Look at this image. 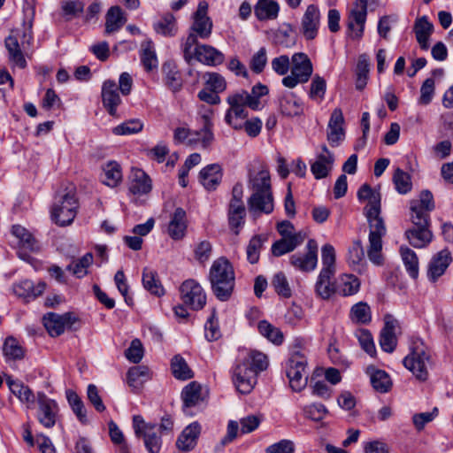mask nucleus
Instances as JSON below:
<instances>
[{
	"mask_svg": "<svg viewBox=\"0 0 453 453\" xmlns=\"http://www.w3.org/2000/svg\"><path fill=\"white\" fill-rule=\"evenodd\" d=\"M398 326V321L391 315L385 317V325L380 332V345L382 350L391 353L395 350L397 343L395 336V328Z\"/></svg>",
	"mask_w": 453,
	"mask_h": 453,
	"instance_id": "nucleus-28",
	"label": "nucleus"
},
{
	"mask_svg": "<svg viewBox=\"0 0 453 453\" xmlns=\"http://www.w3.org/2000/svg\"><path fill=\"white\" fill-rule=\"evenodd\" d=\"M199 178L207 190H214L222 180V168L219 164L209 165L201 170Z\"/></svg>",
	"mask_w": 453,
	"mask_h": 453,
	"instance_id": "nucleus-34",
	"label": "nucleus"
},
{
	"mask_svg": "<svg viewBox=\"0 0 453 453\" xmlns=\"http://www.w3.org/2000/svg\"><path fill=\"white\" fill-rule=\"evenodd\" d=\"M141 62L146 72L157 70L158 60L155 51L154 43L151 40H145L141 44Z\"/></svg>",
	"mask_w": 453,
	"mask_h": 453,
	"instance_id": "nucleus-43",
	"label": "nucleus"
},
{
	"mask_svg": "<svg viewBox=\"0 0 453 453\" xmlns=\"http://www.w3.org/2000/svg\"><path fill=\"white\" fill-rule=\"evenodd\" d=\"M434 209V202L429 190H423L418 199L410 203L411 220L416 226H430L429 213Z\"/></svg>",
	"mask_w": 453,
	"mask_h": 453,
	"instance_id": "nucleus-10",
	"label": "nucleus"
},
{
	"mask_svg": "<svg viewBox=\"0 0 453 453\" xmlns=\"http://www.w3.org/2000/svg\"><path fill=\"white\" fill-rule=\"evenodd\" d=\"M357 197L359 201L368 202L365 208V212L374 215L380 210V195L373 190L370 185L363 184L357 191Z\"/></svg>",
	"mask_w": 453,
	"mask_h": 453,
	"instance_id": "nucleus-36",
	"label": "nucleus"
},
{
	"mask_svg": "<svg viewBox=\"0 0 453 453\" xmlns=\"http://www.w3.org/2000/svg\"><path fill=\"white\" fill-rule=\"evenodd\" d=\"M259 333L274 344H280L283 342V334L280 330L266 320H262L257 326Z\"/></svg>",
	"mask_w": 453,
	"mask_h": 453,
	"instance_id": "nucleus-58",
	"label": "nucleus"
},
{
	"mask_svg": "<svg viewBox=\"0 0 453 453\" xmlns=\"http://www.w3.org/2000/svg\"><path fill=\"white\" fill-rule=\"evenodd\" d=\"M246 209L244 203H229L227 219L229 227L237 235L245 224Z\"/></svg>",
	"mask_w": 453,
	"mask_h": 453,
	"instance_id": "nucleus-39",
	"label": "nucleus"
},
{
	"mask_svg": "<svg viewBox=\"0 0 453 453\" xmlns=\"http://www.w3.org/2000/svg\"><path fill=\"white\" fill-rule=\"evenodd\" d=\"M127 19L123 15L121 9L119 6H112L109 9L106 14L105 32L111 34L120 29Z\"/></svg>",
	"mask_w": 453,
	"mask_h": 453,
	"instance_id": "nucleus-50",
	"label": "nucleus"
},
{
	"mask_svg": "<svg viewBox=\"0 0 453 453\" xmlns=\"http://www.w3.org/2000/svg\"><path fill=\"white\" fill-rule=\"evenodd\" d=\"M78 201L73 191L58 195L51 209V217L56 224L67 226L71 224L77 214Z\"/></svg>",
	"mask_w": 453,
	"mask_h": 453,
	"instance_id": "nucleus-6",
	"label": "nucleus"
},
{
	"mask_svg": "<svg viewBox=\"0 0 453 453\" xmlns=\"http://www.w3.org/2000/svg\"><path fill=\"white\" fill-rule=\"evenodd\" d=\"M380 210H379L374 215H370L369 212H365L370 228L367 256L370 261L376 265H380L383 262L381 253L382 237L387 232L384 221L380 216Z\"/></svg>",
	"mask_w": 453,
	"mask_h": 453,
	"instance_id": "nucleus-3",
	"label": "nucleus"
},
{
	"mask_svg": "<svg viewBox=\"0 0 453 453\" xmlns=\"http://www.w3.org/2000/svg\"><path fill=\"white\" fill-rule=\"evenodd\" d=\"M3 352L7 361L20 360L24 357V350L19 342L12 337H8L3 347Z\"/></svg>",
	"mask_w": 453,
	"mask_h": 453,
	"instance_id": "nucleus-57",
	"label": "nucleus"
},
{
	"mask_svg": "<svg viewBox=\"0 0 453 453\" xmlns=\"http://www.w3.org/2000/svg\"><path fill=\"white\" fill-rule=\"evenodd\" d=\"M212 111L209 110L202 116L203 120V127L199 130H193V135L188 141V145L195 146L199 144L202 149H208L214 141V134L212 131L213 124L211 120Z\"/></svg>",
	"mask_w": 453,
	"mask_h": 453,
	"instance_id": "nucleus-19",
	"label": "nucleus"
},
{
	"mask_svg": "<svg viewBox=\"0 0 453 453\" xmlns=\"http://www.w3.org/2000/svg\"><path fill=\"white\" fill-rule=\"evenodd\" d=\"M403 363L418 380L425 381L428 379L431 355L420 340L412 342L411 353L404 357Z\"/></svg>",
	"mask_w": 453,
	"mask_h": 453,
	"instance_id": "nucleus-4",
	"label": "nucleus"
},
{
	"mask_svg": "<svg viewBox=\"0 0 453 453\" xmlns=\"http://www.w3.org/2000/svg\"><path fill=\"white\" fill-rule=\"evenodd\" d=\"M366 373L369 375L370 382L376 391L387 393L390 390L392 381L389 375L385 371L371 365L366 368Z\"/></svg>",
	"mask_w": 453,
	"mask_h": 453,
	"instance_id": "nucleus-38",
	"label": "nucleus"
},
{
	"mask_svg": "<svg viewBox=\"0 0 453 453\" xmlns=\"http://www.w3.org/2000/svg\"><path fill=\"white\" fill-rule=\"evenodd\" d=\"M250 100L248 98V91L240 89L233 92L226 97V103L229 108L225 114V121L234 129L241 127L240 119H247L249 111L247 108L251 109Z\"/></svg>",
	"mask_w": 453,
	"mask_h": 453,
	"instance_id": "nucleus-5",
	"label": "nucleus"
},
{
	"mask_svg": "<svg viewBox=\"0 0 453 453\" xmlns=\"http://www.w3.org/2000/svg\"><path fill=\"white\" fill-rule=\"evenodd\" d=\"M319 26V9L316 4H309L301 19L300 31L306 40L311 41L318 35Z\"/></svg>",
	"mask_w": 453,
	"mask_h": 453,
	"instance_id": "nucleus-17",
	"label": "nucleus"
},
{
	"mask_svg": "<svg viewBox=\"0 0 453 453\" xmlns=\"http://www.w3.org/2000/svg\"><path fill=\"white\" fill-rule=\"evenodd\" d=\"M208 4L204 1L198 4L196 12L193 14V22L188 35H193L196 41L198 38L208 39L212 32V21L207 15Z\"/></svg>",
	"mask_w": 453,
	"mask_h": 453,
	"instance_id": "nucleus-12",
	"label": "nucleus"
},
{
	"mask_svg": "<svg viewBox=\"0 0 453 453\" xmlns=\"http://www.w3.org/2000/svg\"><path fill=\"white\" fill-rule=\"evenodd\" d=\"M142 285L152 295L161 296L165 294L157 272L147 267L142 272Z\"/></svg>",
	"mask_w": 453,
	"mask_h": 453,
	"instance_id": "nucleus-47",
	"label": "nucleus"
},
{
	"mask_svg": "<svg viewBox=\"0 0 453 453\" xmlns=\"http://www.w3.org/2000/svg\"><path fill=\"white\" fill-rule=\"evenodd\" d=\"M305 254H294L290 257V264L303 272H311L315 269L318 263V245L315 240L311 239L306 245Z\"/></svg>",
	"mask_w": 453,
	"mask_h": 453,
	"instance_id": "nucleus-18",
	"label": "nucleus"
},
{
	"mask_svg": "<svg viewBox=\"0 0 453 453\" xmlns=\"http://www.w3.org/2000/svg\"><path fill=\"white\" fill-rule=\"evenodd\" d=\"M37 412L36 417L40 424L46 428L55 426L58 413V405L53 399L49 398L44 393L38 392L36 395Z\"/></svg>",
	"mask_w": 453,
	"mask_h": 453,
	"instance_id": "nucleus-13",
	"label": "nucleus"
},
{
	"mask_svg": "<svg viewBox=\"0 0 453 453\" xmlns=\"http://www.w3.org/2000/svg\"><path fill=\"white\" fill-rule=\"evenodd\" d=\"M280 11L279 4L273 0H259L255 6V16L259 20L273 19Z\"/></svg>",
	"mask_w": 453,
	"mask_h": 453,
	"instance_id": "nucleus-46",
	"label": "nucleus"
},
{
	"mask_svg": "<svg viewBox=\"0 0 453 453\" xmlns=\"http://www.w3.org/2000/svg\"><path fill=\"white\" fill-rule=\"evenodd\" d=\"M306 365V357L298 351L288 358L286 372L294 391H301L307 384Z\"/></svg>",
	"mask_w": 453,
	"mask_h": 453,
	"instance_id": "nucleus-9",
	"label": "nucleus"
},
{
	"mask_svg": "<svg viewBox=\"0 0 453 453\" xmlns=\"http://www.w3.org/2000/svg\"><path fill=\"white\" fill-rule=\"evenodd\" d=\"M6 383L11 392L22 403L27 405V409L33 408L35 403V396L33 391L20 380H12V377L8 376Z\"/></svg>",
	"mask_w": 453,
	"mask_h": 453,
	"instance_id": "nucleus-33",
	"label": "nucleus"
},
{
	"mask_svg": "<svg viewBox=\"0 0 453 453\" xmlns=\"http://www.w3.org/2000/svg\"><path fill=\"white\" fill-rule=\"evenodd\" d=\"M367 17V0H355L347 16V28L353 39H360L364 35Z\"/></svg>",
	"mask_w": 453,
	"mask_h": 453,
	"instance_id": "nucleus-11",
	"label": "nucleus"
},
{
	"mask_svg": "<svg viewBox=\"0 0 453 453\" xmlns=\"http://www.w3.org/2000/svg\"><path fill=\"white\" fill-rule=\"evenodd\" d=\"M103 182L109 187H116L122 178L120 166L116 162H109L104 167Z\"/></svg>",
	"mask_w": 453,
	"mask_h": 453,
	"instance_id": "nucleus-55",
	"label": "nucleus"
},
{
	"mask_svg": "<svg viewBox=\"0 0 453 453\" xmlns=\"http://www.w3.org/2000/svg\"><path fill=\"white\" fill-rule=\"evenodd\" d=\"M291 63L290 74L282 79V84L288 88L307 82L313 73L312 63L305 53H295Z\"/></svg>",
	"mask_w": 453,
	"mask_h": 453,
	"instance_id": "nucleus-7",
	"label": "nucleus"
},
{
	"mask_svg": "<svg viewBox=\"0 0 453 453\" xmlns=\"http://www.w3.org/2000/svg\"><path fill=\"white\" fill-rule=\"evenodd\" d=\"M201 432V426L197 422L188 425L177 439L176 446L180 450L189 451L195 448L198 436Z\"/></svg>",
	"mask_w": 453,
	"mask_h": 453,
	"instance_id": "nucleus-31",
	"label": "nucleus"
},
{
	"mask_svg": "<svg viewBox=\"0 0 453 453\" xmlns=\"http://www.w3.org/2000/svg\"><path fill=\"white\" fill-rule=\"evenodd\" d=\"M360 288L358 278L353 274L341 275L338 280L337 291L343 296H353L357 294Z\"/></svg>",
	"mask_w": 453,
	"mask_h": 453,
	"instance_id": "nucleus-49",
	"label": "nucleus"
},
{
	"mask_svg": "<svg viewBox=\"0 0 453 453\" xmlns=\"http://www.w3.org/2000/svg\"><path fill=\"white\" fill-rule=\"evenodd\" d=\"M209 280L215 296L221 302L227 301L234 291L235 274L232 264L226 257L216 259L210 269Z\"/></svg>",
	"mask_w": 453,
	"mask_h": 453,
	"instance_id": "nucleus-1",
	"label": "nucleus"
},
{
	"mask_svg": "<svg viewBox=\"0 0 453 453\" xmlns=\"http://www.w3.org/2000/svg\"><path fill=\"white\" fill-rule=\"evenodd\" d=\"M171 368L173 376L178 380H186L193 377V372L188 367L185 359L180 355L173 357Z\"/></svg>",
	"mask_w": 453,
	"mask_h": 453,
	"instance_id": "nucleus-52",
	"label": "nucleus"
},
{
	"mask_svg": "<svg viewBox=\"0 0 453 453\" xmlns=\"http://www.w3.org/2000/svg\"><path fill=\"white\" fill-rule=\"evenodd\" d=\"M180 292L183 303L192 310H201L206 303V295L203 288L194 280H185L180 288Z\"/></svg>",
	"mask_w": 453,
	"mask_h": 453,
	"instance_id": "nucleus-14",
	"label": "nucleus"
},
{
	"mask_svg": "<svg viewBox=\"0 0 453 453\" xmlns=\"http://www.w3.org/2000/svg\"><path fill=\"white\" fill-rule=\"evenodd\" d=\"M272 285L275 292L281 297L288 298L291 296L292 291L283 273H278L273 276Z\"/></svg>",
	"mask_w": 453,
	"mask_h": 453,
	"instance_id": "nucleus-61",
	"label": "nucleus"
},
{
	"mask_svg": "<svg viewBox=\"0 0 453 453\" xmlns=\"http://www.w3.org/2000/svg\"><path fill=\"white\" fill-rule=\"evenodd\" d=\"M186 228V212L182 208H177L169 222L168 234L173 240H180Z\"/></svg>",
	"mask_w": 453,
	"mask_h": 453,
	"instance_id": "nucleus-42",
	"label": "nucleus"
},
{
	"mask_svg": "<svg viewBox=\"0 0 453 453\" xmlns=\"http://www.w3.org/2000/svg\"><path fill=\"white\" fill-rule=\"evenodd\" d=\"M127 376L128 385L136 388L143 382V379L149 378V369L146 366H134L128 370Z\"/></svg>",
	"mask_w": 453,
	"mask_h": 453,
	"instance_id": "nucleus-59",
	"label": "nucleus"
},
{
	"mask_svg": "<svg viewBox=\"0 0 453 453\" xmlns=\"http://www.w3.org/2000/svg\"><path fill=\"white\" fill-rule=\"evenodd\" d=\"M12 234L18 239V244L19 246L18 256L21 259L28 261L30 257L27 252H34L38 250L35 239L31 233L19 225L12 226Z\"/></svg>",
	"mask_w": 453,
	"mask_h": 453,
	"instance_id": "nucleus-20",
	"label": "nucleus"
},
{
	"mask_svg": "<svg viewBox=\"0 0 453 453\" xmlns=\"http://www.w3.org/2000/svg\"><path fill=\"white\" fill-rule=\"evenodd\" d=\"M102 101L111 116H116L117 108L121 103L118 87L113 81H105L102 86Z\"/></svg>",
	"mask_w": 453,
	"mask_h": 453,
	"instance_id": "nucleus-30",
	"label": "nucleus"
},
{
	"mask_svg": "<svg viewBox=\"0 0 453 453\" xmlns=\"http://www.w3.org/2000/svg\"><path fill=\"white\" fill-rule=\"evenodd\" d=\"M356 336L361 348L371 357L376 354V348L372 334L367 329H359L356 332Z\"/></svg>",
	"mask_w": 453,
	"mask_h": 453,
	"instance_id": "nucleus-63",
	"label": "nucleus"
},
{
	"mask_svg": "<svg viewBox=\"0 0 453 453\" xmlns=\"http://www.w3.org/2000/svg\"><path fill=\"white\" fill-rule=\"evenodd\" d=\"M93 263V255L88 252L86 253L82 257L73 261L72 264L67 265L66 270L73 273L77 278H82L88 273V268Z\"/></svg>",
	"mask_w": 453,
	"mask_h": 453,
	"instance_id": "nucleus-53",
	"label": "nucleus"
},
{
	"mask_svg": "<svg viewBox=\"0 0 453 453\" xmlns=\"http://www.w3.org/2000/svg\"><path fill=\"white\" fill-rule=\"evenodd\" d=\"M249 210L254 214H270L274 208L273 191L252 193L248 199Z\"/></svg>",
	"mask_w": 453,
	"mask_h": 453,
	"instance_id": "nucleus-27",
	"label": "nucleus"
},
{
	"mask_svg": "<svg viewBox=\"0 0 453 453\" xmlns=\"http://www.w3.org/2000/svg\"><path fill=\"white\" fill-rule=\"evenodd\" d=\"M301 233L295 234L289 237H283L275 242L272 246V253L275 257H280L286 253L293 251L302 242Z\"/></svg>",
	"mask_w": 453,
	"mask_h": 453,
	"instance_id": "nucleus-44",
	"label": "nucleus"
},
{
	"mask_svg": "<svg viewBox=\"0 0 453 453\" xmlns=\"http://www.w3.org/2000/svg\"><path fill=\"white\" fill-rule=\"evenodd\" d=\"M181 397L185 411L186 409L199 404L203 400L201 385L196 381L190 382L183 388Z\"/></svg>",
	"mask_w": 453,
	"mask_h": 453,
	"instance_id": "nucleus-45",
	"label": "nucleus"
},
{
	"mask_svg": "<svg viewBox=\"0 0 453 453\" xmlns=\"http://www.w3.org/2000/svg\"><path fill=\"white\" fill-rule=\"evenodd\" d=\"M151 180L141 169H133L129 190L134 195L148 194L151 190Z\"/></svg>",
	"mask_w": 453,
	"mask_h": 453,
	"instance_id": "nucleus-40",
	"label": "nucleus"
},
{
	"mask_svg": "<svg viewBox=\"0 0 453 453\" xmlns=\"http://www.w3.org/2000/svg\"><path fill=\"white\" fill-rule=\"evenodd\" d=\"M279 110L286 117L301 116L304 112V104L293 92H284L278 99Z\"/></svg>",
	"mask_w": 453,
	"mask_h": 453,
	"instance_id": "nucleus-21",
	"label": "nucleus"
},
{
	"mask_svg": "<svg viewBox=\"0 0 453 453\" xmlns=\"http://www.w3.org/2000/svg\"><path fill=\"white\" fill-rule=\"evenodd\" d=\"M452 261L450 252L444 249L436 253L431 258L428 270L427 277L432 282H435L446 271Z\"/></svg>",
	"mask_w": 453,
	"mask_h": 453,
	"instance_id": "nucleus-23",
	"label": "nucleus"
},
{
	"mask_svg": "<svg viewBox=\"0 0 453 453\" xmlns=\"http://www.w3.org/2000/svg\"><path fill=\"white\" fill-rule=\"evenodd\" d=\"M265 237L263 235H254L250 240L246 249L247 260L254 265L259 260L260 250L265 242Z\"/></svg>",
	"mask_w": 453,
	"mask_h": 453,
	"instance_id": "nucleus-56",
	"label": "nucleus"
},
{
	"mask_svg": "<svg viewBox=\"0 0 453 453\" xmlns=\"http://www.w3.org/2000/svg\"><path fill=\"white\" fill-rule=\"evenodd\" d=\"M242 362H247L249 369L254 371L257 375L258 372L265 370L268 365L266 356L257 351H250Z\"/></svg>",
	"mask_w": 453,
	"mask_h": 453,
	"instance_id": "nucleus-54",
	"label": "nucleus"
},
{
	"mask_svg": "<svg viewBox=\"0 0 453 453\" xmlns=\"http://www.w3.org/2000/svg\"><path fill=\"white\" fill-rule=\"evenodd\" d=\"M249 184L252 193L271 192V177L267 167L261 165L257 173H250Z\"/></svg>",
	"mask_w": 453,
	"mask_h": 453,
	"instance_id": "nucleus-35",
	"label": "nucleus"
},
{
	"mask_svg": "<svg viewBox=\"0 0 453 453\" xmlns=\"http://www.w3.org/2000/svg\"><path fill=\"white\" fill-rule=\"evenodd\" d=\"M143 125L139 119L126 121L113 128V134L117 135H127L139 133L142 130Z\"/></svg>",
	"mask_w": 453,
	"mask_h": 453,
	"instance_id": "nucleus-64",
	"label": "nucleus"
},
{
	"mask_svg": "<svg viewBox=\"0 0 453 453\" xmlns=\"http://www.w3.org/2000/svg\"><path fill=\"white\" fill-rule=\"evenodd\" d=\"M45 288L46 284L44 282H38L35 285L32 280L26 279L14 283L12 292L19 298L23 299L25 302H29L41 296Z\"/></svg>",
	"mask_w": 453,
	"mask_h": 453,
	"instance_id": "nucleus-25",
	"label": "nucleus"
},
{
	"mask_svg": "<svg viewBox=\"0 0 453 453\" xmlns=\"http://www.w3.org/2000/svg\"><path fill=\"white\" fill-rule=\"evenodd\" d=\"M393 182L400 194H406L411 189V176L400 168L395 171Z\"/></svg>",
	"mask_w": 453,
	"mask_h": 453,
	"instance_id": "nucleus-60",
	"label": "nucleus"
},
{
	"mask_svg": "<svg viewBox=\"0 0 453 453\" xmlns=\"http://www.w3.org/2000/svg\"><path fill=\"white\" fill-rule=\"evenodd\" d=\"M429 226L413 225L405 231L404 235L413 248H426L432 242L434 235Z\"/></svg>",
	"mask_w": 453,
	"mask_h": 453,
	"instance_id": "nucleus-29",
	"label": "nucleus"
},
{
	"mask_svg": "<svg viewBox=\"0 0 453 453\" xmlns=\"http://www.w3.org/2000/svg\"><path fill=\"white\" fill-rule=\"evenodd\" d=\"M326 91V80L319 75H315L311 83V88L309 91L310 98L312 100L322 101L325 97Z\"/></svg>",
	"mask_w": 453,
	"mask_h": 453,
	"instance_id": "nucleus-62",
	"label": "nucleus"
},
{
	"mask_svg": "<svg viewBox=\"0 0 453 453\" xmlns=\"http://www.w3.org/2000/svg\"><path fill=\"white\" fill-rule=\"evenodd\" d=\"M321 149L322 152L317 155L316 160L311 165V172L317 180L327 177L334 162V154L327 147L322 145Z\"/></svg>",
	"mask_w": 453,
	"mask_h": 453,
	"instance_id": "nucleus-22",
	"label": "nucleus"
},
{
	"mask_svg": "<svg viewBox=\"0 0 453 453\" xmlns=\"http://www.w3.org/2000/svg\"><path fill=\"white\" fill-rule=\"evenodd\" d=\"M413 30L420 48L427 50L429 48L428 41L434 31V25L428 20L426 16H422L416 19Z\"/></svg>",
	"mask_w": 453,
	"mask_h": 453,
	"instance_id": "nucleus-37",
	"label": "nucleus"
},
{
	"mask_svg": "<svg viewBox=\"0 0 453 453\" xmlns=\"http://www.w3.org/2000/svg\"><path fill=\"white\" fill-rule=\"evenodd\" d=\"M343 122L344 119L342 110L339 108L334 109L327 126V140L333 147L338 146L344 139Z\"/></svg>",
	"mask_w": 453,
	"mask_h": 453,
	"instance_id": "nucleus-26",
	"label": "nucleus"
},
{
	"mask_svg": "<svg viewBox=\"0 0 453 453\" xmlns=\"http://www.w3.org/2000/svg\"><path fill=\"white\" fill-rule=\"evenodd\" d=\"M133 428L137 438H142L149 453H159L162 448L161 434L157 424L146 423L140 415L133 417Z\"/></svg>",
	"mask_w": 453,
	"mask_h": 453,
	"instance_id": "nucleus-8",
	"label": "nucleus"
},
{
	"mask_svg": "<svg viewBox=\"0 0 453 453\" xmlns=\"http://www.w3.org/2000/svg\"><path fill=\"white\" fill-rule=\"evenodd\" d=\"M153 27L157 34L173 36L176 32L175 18L172 13H166L154 23Z\"/></svg>",
	"mask_w": 453,
	"mask_h": 453,
	"instance_id": "nucleus-51",
	"label": "nucleus"
},
{
	"mask_svg": "<svg viewBox=\"0 0 453 453\" xmlns=\"http://www.w3.org/2000/svg\"><path fill=\"white\" fill-rule=\"evenodd\" d=\"M164 81L166 87L176 93L182 88L183 81L177 65L173 61H167L162 65Z\"/></svg>",
	"mask_w": 453,
	"mask_h": 453,
	"instance_id": "nucleus-32",
	"label": "nucleus"
},
{
	"mask_svg": "<svg viewBox=\"0 0 453 453\" xmlns=\"http://www.w3.org/2000/svg\"><path fill=\"white\" fill-rule=\"evenodd\" d=\"M257 376L247 362H240L234 369L233 382L238 392L249 394L257 383Z\"/></svg>",
	"mask_w": 453,
	"mask_h": 453,
	"instance_id": "nucleus-16",
	"label": "nucleus"
},
{
	"mask_svg": "<svg viewBox=\"0 0 453 453\" xmlns=\"http://www.w3.org/2000/svg\"><path fill=\"white\" fill-rule=\"evenodd\" d=\"M5 48L8 51L9 60L15 65L25 68L27 61L25 59L21 42L19 43V30L12 31V34L5 38Z\"/></svg>",
	"mask_w": 453,
	"mask_h": 453,
	"instance_id": "nucleus-24",
	"label": "nucleus"
},
{
	"mask_svg": "<svg viewBox=\"0 0 453 453\" xmlns=\"http://www.w3.org/2000/svg\"><path fill=\"white\" fill-rule=\"evenodd\" d=\"M400 254L404 267L412 279L418 277V257L415 251L407 246L400 247Z\"/></svg>",
	"mask_w": 453,
	"mask_h": 453,
	"instance_id": "nucleus-48",
	"label": "nucleus"
},
{
	"mask_svg": "<svg viewBox=\"0 0 453 453\" xmlns=\"http://www.w3.org/2000/svg\"><path fill=\"white\" fill-rule=\"evenodd\" d=\"M42 321L50 335L55 337L62 334L66 327H71L77 321V318L72 312H48L43 316Z\"/></svg>",
	"mask_w": 453,
	"mask_h": 453,
	"instance_id": "nucleus-15",
	"label": "nucleus"
},
{
	"mask_svg": "<svg viewBox=\"0 0 453 453\" xmlns=\"http://www.w3.org/2000/svg\"><path fill=\"white\" fill-rule=\"evenodd\" d=\"M181 51L185 61L188 64L196 60L204 65L214 66L224 62V54L216 48L200 44L193 35H188L181 43Z\"/></svg>",
	"mask_w": 453,
	"mask_h": 453,
	"instance_id": "nucleus-2",
	"label": "nucleus"
},
{
	"mask_svg": "<svg viewBox=\"0 0 453 453\" xmlns=\"http://www.w3.org/2000/svg\"><path fill=\"white\" fill-rule=\"evenodd\" d=\"M334 275V273H331L326 270L320 271L315 284V292L321 299H329L331 296L335 293L336 288L334 284L331 282V279Z\"/></svg>",
	"mask_w": 453,
	"mask_h": 453,
	"instance_id": "nucleus-41",
	"label": "nucleus"
}]
</instances>
